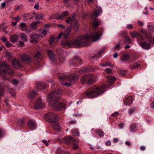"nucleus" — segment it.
I'll return each mask as SVG.
<instances>
[{
    "label": "nucleus",
    "mask_w": 154,
    "mask_h": 154,
    "mask_svg": "<svg viewBox=\"0 0 154 154\" xmlns=\"http://www.w3.org/2000/svg\"><path fill=\"white\" fill-rule=\"evenodd\" d=\"M101 35L100 32H93L91 34L78 36L72 41H66L61 43V46L65 48L70 47L79 48L88 45L91 41H97Z\"/></svg>",
    "instance_id": "1"
},
{
    "label": "nucleus",
    "mask_w": 154,
    "mask_h": 154,
    "mask_svg": "<svg viewBox=\"0 0 154 154\" xmlns=\"http://www.w3.org/2000/svg\"><path fill=\"white\" fill-rule=\"evenodd\" d=\"M107 88L106 85L103 84L95 88L88 89L85 91L83 94L84 96L88 98H94L104 93L105 89Z\"/></svg>",
    "instance_id": "2"
},
{
    "label": "nucleus",
    "mask_w": 154,
    "mask_h": 154,
    "mask_svg": "<svg viewBox=\"0 0 154 154\" xmlns=\"http://www.w3.org/2000/svg\"><path fill=\"white\" fill-rule=\"evenodd\" d=\"M13 73L11 66L8 64L6 62L2 61L0 63V75L3 76L4 80L8 79V78L6 76L7 73L11 75Z\"/></svg>",
    "instance_id": "3"
},
{
    "label": "nucleus",
    "mask_w": 154,
    "mask_h": 154,
    "mask_svg": "<svg viewBox=\"0 0 154 154\" xmlns=\"http://www.w3.org/2000/svg\"><path fill=\"white\" fill-rule=\"evenodd\" d=\"M60 82L62 85L69 87L71 84H74L76 81L78 79V77L77 75L74 74L70 75L69 77L62 75L60 76Z\"/></svg>",
    "instance_id": "4"
},
{
    "label": "nucleus",
    "mask_w": 154,
    "mask_h": 154,
    "mask_svg": "<svg viewBox=\"0 0 154 154\" xmlns=\"http://www.w3.org/2000/svg\"><path fill=\"white\" fill-rule=\"evenodd\" d=\"M81 81L82 84L89 85L93 84L96 81L92 74H88L82 76Z\"/></svg>",
    "instance_id": "5"
},
{
    "label": "nucleus",
    "mask_w": 154,
    "mask_h": 154,
    "mask_svg": "<svg viewBox=\"0 0 154 154\" xmlns=\"http://www.w3.org/2000/svg\"><path fill=\"white\" fill-rule=\"evenodd\" d=\"M44 119L47 121L51 123L56 122L58 121V117L57 115L52 113H48L44 116Z\"/></svg>",
    "instance_id": "6"
},
{
    "label": "nucleus",
    "mask_w": 154,
    "mask_h": 154,
    "mask_svg": "<svg viewBox=\"0 0 154 154\" xmlns=\"http://www.w3.org/2000/svg\"><path fill=\"white\" fill-rule=\"evenodd\" d=\"M76 16V14L73 13L72 15V17H68L66 21L68 23H70L72 25H73V27L78 29L79 28V25L75 18Z\"/></svg>",
    "instance_id": "7"
},
{
    "label": "nucleus",
    "mask_w": 154,
    "mask_h": 154,
    "mask_svg": "<svg viewBox=\"0 0 154 154\" xmlns=\"http://www.w3.org/2000/svg\"><path fill=\"white\" fill-rule=\"evenodd\" d=\"M53 109L57 111H60L65 109L66 106L65 104L61 102L55 101L51 104Z\"/></svg>",
    "instance_id": "8"
},
{
    "label": "nucleus",
    "mask_w": 154,
    "mask_h": 154,
    "mask_svg": "<svg viewBox=\"0 0 154 154\" xmlns=\"http://www.w3.org/2000/svg\"><path fill=\"white\" fill-rule=\"evenodd\" d=\"M48 98L49 104H51V102L57 100L59 99L58 94L57 92L56 91L51 92L48 94Z\"/></svg>",
    "instance_id": "9"
},
{
    "label": "nucleus",
    "mask_w": 154,
    "mask_h": 154,
    "mask_svg": "<svg viewBox=\"0 0 154 154\" xmlns=\"http://www.w3.org/2000/svg\"><path fill=\"white\" fill-rule=\"evenodd\" d=\"M70 64L72 66L78 65L82 64L81 58L78 56H74L72 59L70 61Z\"/></svg>",
    "instance_id": "10"
},
{
    "label": "nucleus",
    "mask_w": 154,
    "mask_h": 154,
    "mask_svg": "<svg viewBox=\"0 0 154 154\" xmlns=\"http://www.w3.org/2000/svg\"><path fill=\"white\" fill-rule=\"evenodd\" d=\"M45 106L44 103L40 99L37 100L34 104V108L35 109H39L43 108Z\"/></svg>",
    "instance_id": "11"
},
{
    "label": "nucleus",
    "mask_w": 154,
    "mask_h": 154,
    "mask_svg": "<svg viewBox=\"0 0 154 154\" xmlns=\"http://www.w3.org/2000/svg\"><path fill=\"white\" fill-rule=\"evenodd\" d=\"M69 12L68 11H66L62 13L61 14H56L53 16L52 18L57 19H62L63 17H65L68 15Z\"/></svg>",
    "instance_id": "12"
},
{
    "label": "nucleus",
    "mask_w": 154,
    "mask_h": 154,
    "mask_svg": "<svg viewBox=\"0 0 154 154\" xmlns=\"http://www.w3.org/2000/svg\"><path fill=\"white\" fill-rule=\"evenodd\" d=\"M71 31V28L70 27L68 28L66 30L64 33L61 32L58 35L57 38L58 40L61 37L63 36L64 38H66L69 35L70 32Z\"/></svg>",
    "instance_id": "13"
},
{
    "label": "nucleus",
    "mask_w": 154,
    "mask_h": 154,
    "mask_svg": "<svg viewBox=\"0 0 154 154\" xmlns=\"http://www.w3.org/2000/svg\"><path fill=\"white\" fill-rule=\"evenodd\" d=\"M63 140L66 144L68 145H72V143L75 142V139L74 138L69 137H65L64 138Z\"/></svg>",
    "instance_id": "14"
},
{
    "label": "nucleus",
    "mask_w": 154,
    "mask_h": 154,
    "mask_svg": "<svg viewBox=\"0 0 154 154\" xmlns=\"http://www.w3.org/2000/svg\"><path fill=\"white\" fill-rule=\"evenodd\" d=\"M31 38L32 39L30 40V42L36 43L38 42V41L36 40V39H38L40 38V36L37 34L33 33L30 35Z\"/></svg>",
    "instance_id": "15"
},
{
    "label": "nucleus",
    "mask_w": 154,
    "mask_h": 154,
    "mask_svg": "<svg viewBox=\"0 0 154 154\" xmlns=\"http://www.w3.org/2000/svg\"><path fill=\"white\" fill-rule=\"evenodd\" d=\"M20 57L21 60L24 62H30L31 60L30 57L26 54H23Z\"/></svg>",
    "instance_id": "16"
},
{
    "label": "nucleus",
    "mask_w": 154,
    "mask_h": 154,
    "mask_svg": "<svg viewBox=\"0 0 154 154\" xmlns=\"http://www.w3.org/2000/svg\"><path fill=\"white\" fill-rule=\"evenodd\" d=\"M150 43V42L147 43L146 42H143L140 43V45L144 49L148 50L151 48Z\"/></svg>",
    "instance_id": "17"
},
{
    "label": "nucleus",
    "mask_w": 154,
    "mask_h": 154,
    "mask_svg": "<svg viewBox=\"0 0 154 154\" xmlns=\"http://www.w3.org/2000/svg\"><path fill=\"white\" fill-rule=\"evenodd\" d=\"M48 53L49 59L52 61L54 62L55 60V57L53 51L50 50H48Z\"/></svg>",
    "instance_id": "18"
},
{
    "label": "nucleus",
    "mask_w": 154,
    "mask_h": 154,
    "mask_svg": "<svg viewBox=\"0 0 154 154\" xmlns=\"http://www.w3.org/2000/svg\"><path fill=\"white\" fill-rule=\"evenodd\" d=\"M12 63L13 66L16 69L20 68L21 67V64L16 59L12 60Z\"/></svg>",
    "instance_id": "19"
},
{
    "label": "nucleus",
    "mask_w": 154,
    "mask_h": 154,
    "mask_svg": "<svg viewBox=\"0 0 154 154\" xmlns=\"http://www.w3.org/2000/svg\"><path fill=\"white\" fill-rule=\"evenodd\" d=\"M47 86V85L44 83H39L37 84L36 88L37 89L44 90Z\"/></svg>",
    "instance_id": "20"
},
{
    "label": "nucleus",
    "mask_w": 154,
    "mask_h": 154,
    "mask_svg": "<svg viewBox=\"0 0 154 154\" xmlns=\"http://www.w3.org/2000/svg\"><path fill=\"white\" fill-rule=\"evenodd\" d=\"M116 79V78L115 76H110L107 77V82L109 83L110 86L112 84Z\"/></svg>",
    "instance_id": "21"
},
{
    "label": "nucleus",
    "mask_w": 154,
    "mask_h": 154,
    "mask_svg": "<svg viewBox=\"0 0 154 154\" xmlns=\"http://www.w3.org/2000/svg\"><path fill=\"white\" fill-rule=\"evenodd\" d=\"M133 99L132 97H128L125 99L124 103L125 105H129L132 103Z\"/></svg>",
    "instance_id": "22"
},
{
    "label": "nucleus",
    "mask_w": 154,
    "mask_h": 154,
    "mask_svg": "<svg viewBox=\"0 0 154 154\" xmlns=\"http://www.w3.org/2000/svg\"><path fill=\"white\" fill-rule=\"evenodd\" d=\"M40 22L38 21H34L30 25V28L33 30H35L37 29V25Z\"/></svg>",
    "instance_id": "23"
},
{
    "label": "nucleus",
    "mask_w": 154,
    "mask_h": 154,
    "mask_svg": "<svg viewBox=\"0 0 154 154\" xmlns=\"http://www.w3.org/2000/svg\"><path fill=\"white\" fill-rule=\"evenodd\" d=\"M18 37V36L17 34H14L10 37V41L11 42L14 43L17 42Z\"/></svg>",
    "instance_id": "24"
},
{
    "label": "nucleus",
    "mask_w": 154,
    "mask_h": 154,
    "mask_svg": "<svg viewBox=\"0 0 154 154\" xmlns=\"http://www.w3.org/2000/svg\"><path fill=\"white\" fill-rule=\"evenodd\" d=\"M101 23V22L100 20H98L96 19H94L93 23V26L94 28H97Z\"/></svg>",
    "instance_id": "25"
},
{
    "label": "nucleus",
    "mask_w": 154,
    "mask_h": 154,
    "mask_svg": "<svg viewBox=\"0 0 154 154\" xmlns=\"http://www.w3.org/2000/svg\"><path fill=\"white\" fill-rule=\"evenodd\" d=\"M37 94V93L34 91H32L29 93L28 97L30 99H33L36 95Z\"/></svg>",
    "instance_id": "26"
},
{
    "label": "nucleus",
    "mask_w": 154,
    "mask_h": 154,
    "mask_svg": "<svg viewBox=\"0 0 154 154\" xmlns=\"http://www.w3.org/2000/svg\"><path fill=\"white\" fill-rule=\"evenodd\" d=\"M124 44H129L131 42L130 38L128 35H126L124 37Z\"/></svg>",
    "instance_id": "27"
},
{
    "label": "nucleus",
    "mask_w": 154,
    "mask_h": 154,
    "mask_svg": "<svg viewBox=\"0 0 154 154\" xmlns=\"http://www.w3.org/2000/svg\"><path fill=\"white\" fill-rule=\"evenodd\" d=\"M130 57V56L128 54H123L121 57L120 59L122 62L128 60Z\"/></svg>",
    "instance_id": "28"
},
{
    "label": "nucleus",
    "mask_w": 154,
    "mask_h": 154,
    "mask_svg": "<svg viewBox=\"0 0 154 154\" xmlns=\"http://www.w3.org/2000/svg\"><path fill=\"white\" fill-rule=\"evenodd\" d=\"M20 37L22 40L24 42H26L28 40L27 36L25 33H21Z\"/></svg>",
    "instance_id": "29"
},
{
    "label": "nucleus",
    "mask_w": 154,
    "mask_h": 154,
    "mask_svg": "<svg viewBox=\"0 0 154 154\" xmlns=\"http://www.w3.org/2000/svg\"><path fill=\"white\" fill-rule=\"evenodd\" d=\"M29 127L33 130L35 127V122L32 120H29L28 122Z\"/></svg>",
    "instance_id": "30"
},
{
    "label": "nucleus",
    "mask_w": 154,
    "mask_h": 154,
    "mask_svg": "<svg viewBox=\"0 0 154 154\" xmlns=\"http://www.w3.org/2000/svg\"><path fill=\"white\" fill-rule=\"evenodd\" d=\"M102 11L101 7L100 6H97L95 10L94 14L95 16L97 17L99 15L100 12Z\"/></svg>",
    "instance_id": "31"
},
{
    "label": "nucleus",
    "mask_w": 154,
    "mask_h": 154,
    "mask_svg": "<svg viewBox=\"0 0 154 154\" xmlns=\"http://www.w3.org/2000/svg\"><path fill=\"white\" fill-rule=\"evenodd\" d=\"M20 27L22 31H25L27 29V27L26 24L25 23H22L20 24Z\"/></svg>",
    "instance_id": "32"
},
{
    "label": "nucleus",
    "mask_w": 154,
    "mask_h": 154,
    "mask_svg": "<svg viewBox=\"0 0 154 154\" xmlns=\"http://www.w3.org/2000/svg\"><path fill=\"white\" fill-rule=\"evenodd\" d=\"M147 29L149 33L154 32V26L151 25H149L147 26Z\"/></svg>",
    "instance_id": "33"
},
{
    "label": "nucleus",
    "mask_w": 154,
    "mask_h": 154,
    "mask_svg": "<svg viewBox=\"0 0 154 154\" xmlns=\"http://www.w3.org/2000/svg\"><path fill=\"white\" fill-rule=\"evenodd\" d=\"M53 127L55 130L57 131H59L61 128V126L58 124H54Z\"/></svg>",
    "instance_id": "34"
},
{
    "label": "nucleus",
    "mask_w": 154,
    "mask_h": 154,
    "mask_svg": "<svg viewBox=\"0 0 154 154\" xmlns=\"http://www.w3.org/2000/svg\"><path fill=\"white\" fill-rule=\"evenodd\" d=\"M89 70V69L87 67H84L80 70V73H84L88 72Z\"/></svg>",
    "instance_id": "35"
},
{
    "label": "nucleus",
    "mask_w": 154,
    "mask_h": 154,
    "mask_svg": "<svg viewBox=\"0 0 154 154\" xmlns=\"http://www.w3.org/2000/svg\"><path fill=\"white\" fill-rule=\"evenodd\" d=\"M42 56V54L39 51H38L34 56V57L37 59H40Z\"/></svg>",
    "instance_id": "36"
},
{
    "label": "nucleus",
    "mask_w": 154,
    "mask_h": 154,
    "mask_svg": "<svg viewBox=\"0 0 154 154\" xmlns=\"http://www.w3.org/2000/svg\"><path fill=\"white\" fill-rule=\"evenodd\" d=\"M97 133L100 137H103L104 135V133L101 130L98 129L96 131Z\"/></svg>",
    "instance_id": "37"
},
{
    "label": "nucleus",
    "mask_w": 154,
    "mask_h": 154,
    "mask_svg": "<svg viewBox=\"0 0 154 154\" xmlns=\"http://www.w3.org/2000/svg\"><path fill=\"white\" fill-rule=\"evenodd\" d=\"M35 19L37 20H39L40 19L42 20L43 19L44 16L42 14H39L35 15Z\"/></svg>",
    "instance_id": "38"
},
{
    "label": "nucleus",
    "mask_w": 154,
    "mask_h": 154,
    "mask_svg": "<svg viewBox=\"0 0 154 154\" xmlns=\"http://www.w3.org/2000/svg\"><path fill=\"white\" fill-rule=\"evenodd\" d=\"M72 134L75 136H79V134L77 131L75 129H72Z\"/></svg>",
    "instance_id": "39"
},
{
    "label": "nucleus",
    "mask_w": 154,
    "mask_h": 154,
    "mask_svg": "<svg viewBox=\"0 0 154 154\" xmlns=\"http://www.w3.org/2000/svg\"><path fill=\"white\" fill-rule=\"evenodd\" d=\"M8 91L9 93L11 94L13 96H14L15 95V91L13 89H8Z\"/></svg>",
    "instance_id": "40"
},
{
    "label": "nucleus",
    "mask_w": 154,
    "mask_h": 154,
    "mask_svg": "<svg viewBox=\"0 0 154 154\" xmlns=\"http://www.w3.org/2000/svg\"><path fill=\"white\" fill-rule=\"evenodd\" d=\"M55 40V38L52 36H51L49 41V44L50 45H51Z\"/></svg>",
    "instance_id": "41"
},
{
    "label": "nucleus",
    "mask_w": 154,
    "mask_h": 154,
    "mask_svg": "<svg viewBox=\"0 0 154 154\" xmlns=\"http://www.w3.org/2000/svg\"><path fill=\"white\" fill-rule=\"evenodd\" d=\"M42 35L45 37L47 34V31L45 29H42L40 31Z\"/></svg>",
    "instance_id": "42"
},
{
    "label": "nucleus",
    "mask_w": 154,
    "mask_h": 154,
    "mask_svg": "<svg viewBox=\"0 0 154 154\" xmlns=\"http://www.w3.org/2000/svg\"><path fill=\"white\" fill-rule=\"evenodd\" d=\"M119 75L122 76H125L126 74V72L125 70H120L119 73Z\"/></svg>",
    "instance_id": "43"
},
{
    "label": "nucleus",
    "mask_w": 154,
    "mask_h": 154,
    "mask_svg": "<svg viewBox=\"0 0 154 154\" xmlns=\"http://www.w3.org/2000/svg\"><path fill=\"white\" fill-rule=\"evenodd\" d=\"M76 143V141L75 140V142H74V143H72V144L73 145V149L75 150L78 148V146Z\"/></svg>",
    "instance_id": "44"
},
{
    "label": "nucleus",
    "mask_w": 154,
    "mask_h": 154,
    "mask_svg": "<svg viewBox=\"0 0 154 154\" xmlns=\"http://www.w3.org/2000/svg\"><path fill=\"white\" fill-rule=\"evenodd\" d=\"M126 35H127V32L126 31H124L119 33V36L121 37L122 36H123V37H124V36Z\"/></svg>",
    "instance_id": "45"
},
{
    "label": "nucleus",
    "mask_w": 154,
    "mask_h": 154,
    "mask_svg": "<svg viewBox=\"0 0 154 154\" xmlns=\"http://www.w3.org/2000/svg\"><path fill=\"white\" fill-rule=\"evenodd\" d=\"M24 121L23 119H20L18 121V124L19 125H20L21 127H22L24 125Z\"/></svg>",
    "instance_id": "46"
},
{
    "label": "nucleus",
    "mask_w": 154,
    "mask_h": 154,
    "mask_svg": "<svg viewBox=\"0 0 154 154\" xmlns=\"http://www.w3.org/2000/svg\"><path fill=\"white\" fill-rule=\"evenodd\" d=\"M7 26H4V23L2 24L0 26V30L1 29V31L2 29L3 30H5Z\"/></svg>",
    "instance_id": "47"
},
{
    "label": "nucleus",
    "mask_w": 154,
    "mask_h": 154,
    "mask_svg": "<svg viewBox=\"0 0 154 154\" xmlns=\"http://www.w3.org/2000/svg\"><path fill=\"white\" fill-rule=\"evenodd\" d=\"M135 109L134 108H133L132 109H129V112H128V114L130 115H131L133 113Z\"/></svg>",
    "instance_id": "48"
},
{
    "label": "nucleus",
    "mask_w": 154,
    "mask_h": 154,
    "mask_svg": "<svg viewBox=\"0 0 154 154\" xmlns=\"http://www.w3.org/2000/svg\"><path fill=\"white\" fill-rule=\"evenodd\" d=\"M119 113L117 112H115L114 113L111 115V116L113 117H116L118 116Z\"/></svg>",
    "instance_id": "49"
},
{
    "label": "nucleus",
    "mask_w": 154,
    "mask_h": 154,
    "mask_svg": "<svg viewBox=\"0 0 154 154\" xmlns=\"http://www.w3.org/2000/svg\"><path fill=\"white\" fill-rule=\"evenodd\" d=\"M124 126V124L123 122H121L118 125L119 127L121 129L123 128Z\"/></svg>",
    "instance_id": "50"
},
{
    "label": "nucleus",
    "mask_w": 154,
    "mask_h": 154,
    "mask_svg": "<svg viewBox=\"0 0 154 154\" xmlns=\"http://www.w3.org/2000/svg\"><path fill=\"white\" fill-rule=\"evenodd\" d=\"M20 18L19 16H17L14 18V20L16 22H19L20 20Z\"/></svg>",
    "instance_id": "51"
},
{
    "label": "nucleus",
    "mask_w": 154,
    "mask_h": 154,
    "mask_svg": "<svg viewBox=\"0 0 154 154\" xmlns=\"http://www.w3.org/2000/svg\"><path fill=\"white\" fill-rule=\"evenodd\" d=\"M59 61L60 64H62L64 60V59L62 57H60L59 59Z\"/></svg>",
    "instance_id": "52"
},
{
    "label": "nucleus",
    "mask_w": 154,
    "mask_h": 154,
    "mask_svg": "<svg viewBox=\"0 0 154 154\" xmlns=\"http://www.w3.org/2000/svg\"><path fill=\"white\" fill-rule=\"evenodd\" d=\"M130 129L132 132H133L135 130V126L134 124L131 126Z\"/></svg>",
    "instance_id": "53"
},
{
    "label": "nucleus",
    "mask_w": 154,
    "mask_h": 154,
    "mask_svg": "<svg viewBox=\"0 0 154 154\" xmlns=\"http://www.w3.org/2000/svg\"><path fill=\"white\" fill-rule=\"evenodd\" d=\"M11 44L8 41L5 43V46L7 47H10L11 46Z\"/></svg>",
    "instance_id": "54"
},
{
    "label": "nucleus",
    "mask_w": 154,
    "mask_h": 154,
    "mask_svg": "<svg viewBox=\"0 0 154 154\" xmlns=\"http://www.w3.org/2000/svg\"><path fill=\"white\" fill-rule=\"evenodd\" d=\"M105 71L107 73L110 74L112 73V71L110 69L106 68L105 69Z\"/></svg>",
    "instance_id": "55"
},
{
    "label": "nucleus",
    "mask_w": 154,
    "mask_h": 154,
    "mask_svg": "<svg viewBox=\"0 0 154 154\" xmlns=\"http://www.w3.org/2000/svg\"><path fill=\"white\" fill-rule=\"evenodd\" d=\"M1 39L2 41L4 42H6L8 41H7L6 38L4 37V36H2L1 38Z\"/></svg>",
    "instance_id": "56"
},
{
    "label": "nucleus",
    "mask_w": 154,
    "mask_h": 154,
    "mask_svg": "<svg viewBox=\"0 0 154 154\" xmlns=\"http://www.w3.org/2000/svg\"><path fill=\"white\" fill-rule=\"evenodd\" d=\"M103 50V49H101L97 54V56H98V57H99L102 53Z\"/></svg>",
    "instance_id": "57"
},
{
    "label": "nucleus",
    "mask_w": 154,
    "mask_h": 154,
    "mask_svg": "<svg viewBox=\"0 0 154 154\" xmlns=\"http://www.w3.org/2000/svg\"><path fill=\"white\" fill-rule=\"evenodd\" d=\"M120 47V44L119 43V44L116 45L115 47H114V49H118L119 50V48Z\"/></svg>",
    "instance_id": "58"
},
{
    "label": "nucleus",
    "mask_w": 154,
    "mask_h": 154,
    "mask_svg": "<svg viewBox=\"0 0 154 154\" xmlns=\"http://www.w3.org/2000/svg\"><path fill=\"white\" fill-rule=\"evenodd\" d=\"M106 145L107 146H109L111 145V143L109 140H108L105 143Z\"/></svg>",
    "instance_id": "59"
},
{
    "label": "nucleus",
    "mask_w": 154,
    "mask_h": 154,
    "mask_svg": "<svg viewBox=\"0 0 154 154\" xmlns=\"http://www.w3.org/2000/svg\"><path fill=\"white\" fill-rule=\"evenodd\" d=\"M137 23L140 26H142L143 25V23L139 20L137 21Z\"/></svg>",
    "instance_id": "60"
},
{
    "label": "nucleus",
    "mask_w": 154,
    "mask_h": 154,
    "mask_svg": "<svg viewBox=\"0 0 154 154\" xmlns=\"http://www.w3.org/2000/svg\"><path fill=\"white\" fill-rule=\"evenodd\" d=\"M133 27V26L131 24L128 25L126 28L128 29H132Z\"/></svg>",
    "instance_id": "61"
},
{
    "label": "nucleus",
    "mask_w": 154,
    "mask_h": 154,
    "mask_svg": "<svg viewBox=\"0 0 154 154\" xmlns=\"http://www.w3.org/2000/svg\"><path fill=\"white\" fill-rule=\"evenodd\" d=\"M13 83L12 84H13L14 85H17L18 83V81L16 79H14L12 81Z\"/></svg>",
    "instance_id": "62"
},
{
    "label": "nucleus",
    "mask_w": 154,
    "mask_h": 154,
    "mask_svg": "<svg viewBox=\"0 0 154 154\" xmlns=\"http://www.w3.org/2000/svg\"><path fill=\"white\" fill-rule=\"evenodd\" d=\"M24 43L21 41H20L19 42V45L21 47H22L23 46V45H24Z\"/></svg>",
    "instance_id": "63"
},
{
    "label": "nucleus",
    "mask_w": 154,
    "mask_h": 154,
    "mask_svg": "<svg viewBox=\"0 0 154 154\" xmlns=\"http://www.w3.org/2000/svg\"><path fill=\"white\" fill-rule=\"evenodd\" d=\"M130 35L132 38H135V34L134 32H130Z\"/></svg>",
    "instance_id": "64"
}]
</instances>
